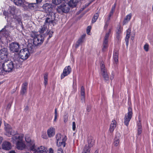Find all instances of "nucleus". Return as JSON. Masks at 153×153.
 Segmentation results:
<instances>
[{
  "mask_svg": "<svg viewBox=\"0 0 153 153\" xmlns=\"http://www.w3.org/2000/svg\"><path fill=\"white\" fill-rule=\"evenodd\" d=\"M24 136L23 134H17L12 138V141L13 143H16V148L19 150H22L26 147L23 141Z\"/></svg>",
  "mask_w": 153,
  "mask_h": 153,
  "instance_id": "f257e3e1",
  "label": "nucleus"
},
{
  "mask_svg": "<svg viewBox=\"0 0 153 153\" xmlns=\"http://www.w3.org/2000/svg\"><path fill=\"white\" fill-rule=\"evenodd\" d=\"M30 35L33 39V44L35 45L41 44L44 41V38L42 35L38 34L37 32L35 31H32Z\"/></svg>",
  "mask_w": 153,
  "mask_h": 153,
  "instance_id": "f03ea898",
  "label": "nucleus"
},
{
  "mask_svg": "<svg viewBox=\"0 0 153 153\" xmlns=\"http://www.w3.org/2000/svg\"><path fill=\"white\" fill-rule=\"evenodd\" d=\"M112 28H110L108 30H106L105 32L102 44L103 48L102 50L103 51H105L108 48V42L112 35Z\"/></svg>",
  "mask_w": 153,
  "mask_h": 153,
  "instance_id": "7ed1b4c3",
  "label": "nucleus"
},
{
  "mask_svg": "<svg viewBox=\"0 0 153 153\" xmlns=\"http://www.w3.org/2000/svg\"><path fill=\"white\" fill-rule=\"evenodd\" d=\"M56 144L58 146H62L64 147L65 146V141L67 140V137L58 133L57 134L56 137Z\"/></svg>",
  "mask_w": 153,
  "mask_h": 153,
  "instance_id": "20e7f679",
  "label": "nucleus"
},
{
  "mask_svg": "<svg viewBox=\"0 0 153 153\" xmlns=\"http://www.w3.org/2000/svg\"><path fill=\"white\" fill-rule=\"evenodd\" d=\"M3 71L7 72H10L13 70L14 67L13 62L11 61H6L4 62L2 64Z\"/></svg>",
  "mask_w": 153,
  "mask_h": 153,
  "instance_id": "39448f33",
  "label": "nucleus"
},
{
  "mask_svg": "<svg viewBox=\"0 0 153 153\" xmlns=\"http://www.w3.org/2000/svg\"><path fill=\"white\" fill-rule=\"evenodd\" d=\"M4 130L5 131V134L8 137H11L12 136H15L16 134V131L13 130L9 124L4 122Z\"/></svg>",
  "mask_w": 153,
  "mask_h": 153,
  "instance_id": "423d86ee",
  "label": "nucleus"
},
{
  "mask_svg": "<svg viewBox=\"0 0 153 153\" xmlns=\"http://www.w3.org/2000/svg\"><path fill=\"white\" fill-rule=\"evenodd\" d=\"M69 5L68 3H64L62 4L61 5L58 6L57 10L59 13H68L70 9Z\"/></svg>",
  "mask_w": 153,
  "mask_h": 153,
  "instance_id": "0eeeda50",
  "label": "nucleus"
},
{
  "mask_svg": "<svg viewBox=\"0 0 153 153\" xmlns=\"http://www.w3.org/2000/svg\"><path fill=\"white\" fill-rule=\"evenodd\" d=\"M128 112L126 114L124 118V123L126 126H128L129 124V123L130 121L132 116V108L130 107L128 108Z\"/></svg>",
  "mask_w": 153,
  "mask_h": 153,
  "instance_id": "6e6552de",
  "label": "nucleus"
},
{
  "mask_svg": "<svg viewBox=\"0 0 153 153\" xmlns=\"http://www.w3.org/2000/svg\"><path fill=\"white\" fill-rule=\"evenodd\" d=\"M19 55L22 59L26 60L29 57L30 53L28 49L25 48L20 51Z\"/></svg>",
  "mask_w": 153,
  "mask_h": 153,
  "instance_id": "1a4fd4ad",
  "label": "nucleus"
},
{
  "mask_svg": "<svg viewBox=\"0 0 153 153\" xmlns=\"http://www.w3.org/2000/svg\"><path fill=\"white\" fill-rule=\"evenodd\" d=\"M8 55V52L7 48H4L0 50V59L4 60V62L7 60Z\"/></svg>",
  "mask_w": 153,
  "mask_h": 153,
  "instance_id": "9d476101",
  "label": "nucleus"
},
{
  "mask_svg": "<svg viewBox=\"0 0 153 153\" xmlns=\"http://www.w3.org/2000/svg\"><path fill=\"white\" fill-rule=\"evenodd\" d=\"M19 48V45L17 42H12L9 45L10 50L13 52H18Z\"/></svg>",
  "mask_w": 153,
  "mask_h": 153,
  "instance_id": "9b49d317",
  "label": "nucleus"
},
{
  "mask_svg": "<svg viewBox=\"0 0 153 153\" xmlns=\"http://www.w3.org/2000/svg\"><path fill=\"white\" fill-rule=\"evenodd\" d=\"M42 8L45 12L49 14L54 13L52 4L50 3H46L42 6Z\"/></svg>",
  "mask_w": 153,
  "mask_h": 153,
  "instance_id": "f8f14e48",
  "label": "nucleus"
},
{
  "mask_svg": "<svg viewBox=\"0 0 153 153\" xmlns=\"http://www.w3.org/2000/svg\"><path fill=\"white\" fill-rule=\"evenodd\" d=\"M12 28L11 26L7 25L5 26L4 28L3 29L0 31V35H3L6 38H7L10 35L8 33L9 30H10L11 28Z\"/></svg>",
  "mask_w": 153,
  "mask_h": 153,
  "instance_id": "ddd939ff",
  "label": "nucleus"
},
{
  "mask_svg": "<svg viewBox=\"0 0 153 153\" xmlns=\"http://www.w3.org/2000/svg\"><path fill=\"white\" fill-rule=\"evenodd\" d=\"M55 18V14L54 13H51L49 14L48 17L46 19L45 24L47 25V24H53Z\"/></svg>",
  "mask_w": 153,
  "mask_h": 153,
  "instance_id": "4468645a",
  "label": "nucleus"
},
{
  "mask_svg": "<svg viewBox=\"0 0 153 153\" xmlns=\"http://www.w3.org/2000/svg\"><path fill=\"white\" fill-rule=\"evenodd\" d=\"M26 142L28 143L27 145L30 147L31 150H33L34 149L35 143L33 141L31 140L30 136L26 135L25 137Z\"/></svg>",
  "mask_w": 153,
  "mask_h": 153,
  "instance_id": "2eb2a0df",
  "label": "nucleus"
},
{
  "mask_svg": "<svg viewBox=\"0 0 153 153\" xmlns=\"http://www.w3.org/2000/svg\"><path fill=\"white\" fill-rule=\"evenodd\" d=\"M14 4L19 6H22L25 9L27 8V2L24 0H14Z\"/></svg>",
  "mask_w": 153,
  "mask_h": 153,
  "instance_id": "dca6fc26",
  "label": "nucleus"
},
{
  "mask_svg": "<svg viewBox=\"0 0 153 153\" xmlns=\"http://www.w3.org/2000/svg\"><path fill=\"white\" fill-rule=\"evenodd\" d=\"M71 71V69L69 66L66 67L64 69L62 74L61 75V79H62L65 76L69 74Z\"/></svg>",
  "mask_w": 153,
  "mask_h": 153,
  "instance_id": "f3484780",
  "label": "nucleus"
},
{
  "mask_svg": "<svg viewBox=\"0 0 153 153\" xmlns=\"http://www.w3.org/2000/svg\"><path fill=\"white\" fill-rule=\"evenodd\" d=\"M2 148L4 150L8 151L12 148V145L9 142L4 141L2 144Z\"/></svg>",
  "mask_w": 153,
  "mask_h": 153,
  "instance_id": "a211bd4d",
  "label": "nucleus"
},
{
  "mask_svg": "<svg viewBox=\"0 0 153 153\" xmlns=\"http://www.w3.org/2000/svg\"><path fill=\"white\" fill-rule=\"evenodd\" d=\"M121 135L120 133L117 132L114 140L113 145L115 146H118L120 144V138Z\"/></svg>",
  "mask_w": 153,
  "mask_h": 153,
  "instance_id": "6ab92c4d",
  "label": "nucleus"
},
{
  "mask_svg": "<svg viewBox=\"0 0 153 153\" xmlns=\"http://www.w3.org/2000/svg\"><path fill=\"white\" fill-rule=\"evenodd\" d=\"M47 150V147L44 146H41L38 147L37 149H36L34 148V149H33V150L32 151H33L35 153L37 152L40 153H43L45 152V153H47L46 152Z\"/></svg>",
  "mask_w": 153,
  "mask_h": 153,
  "instance_id": "aec40b11",
  "label": "nucleus"
},
{
  "mask_svg": "<svg viewBox=\"0 0 153 153\" xmlns=\"http://www.w3.org/2000/svg\"><path fill=\"white\" fill-rule=\"evenodd\" d=\"M55 133V129L53 127H51L47 131V134L49 137H51L54 136Z\"/></svg>",
  "mask_w": 153,
  "mask_h": 153,
  "instance_id": "412c9836",
  "label": "nucleus"
},
{
  "mask_svg": "<svg viewBox=\"0 0 153 153\" xmlns=\"http://www.w3.org/2000/svg\"><path fill=\"white\" fill-rule=\"evenodd\" d=\"M27 7L28 6V8L31 10L36 9L38 7V4L36 3H29L27 2Z\"/></svg>",
  "mask_w": 153,
  "mask_h": 153,
  "instance_id": "4be33fe9",
  "label": "nucleus"
},
{
  "mask_svg": "<svg viewBox=\"0 0 153 153\" xmlns=\"http://www.w3.org/2000/svg\"><path fill=\"white\" fill-rule=\"evenodd\" d=\"M79 1V0H70L68 3L70 7L71 8L75 7Z\"/></svg>",
  "mask_w": 153,
  "mask_h": 153,
  "instance_id": "5701e85b",
  "label": "nucleus"
},
{
  "mask_svg": "<svg viewBox=\"0 0 153 153\" xmlns=\"http://www.w3.org/2000/svg\"><path fill=\"white\" fill-rule=\"evenodd\" d=\"M116 122L114 120H112L109 128L110 132L112 133L113 132L114 129L116 128Z\"/></svg>",
  "mask_w": 153,
  "mask_h": 153,
  "instance_id": "b1692460",
  "label": "nucleus"
},
{
  "mask_svg": "<svg viewBox=\"0 0 153 153\" xmlns=\"http://www.w3.org/2000/svg\"><path fill=\"white\" fill-rule=\"evenodd\" d=\"M94 140L91 137H89L88 139V144H87L85 146H87L90 149L94 145Z\"/></svg>",
  "mask_w": 153,
  "mask_h": 153,
  "instance_id": "393cba45",
  "label": "nucleus"
},
{
  "mask_svg": "<svg viewBox=\"0 0 153 153\" xmlns=\"http://www.w3.org/2000/svg\"><path fill=\"white\" fill-rule=\"evenodd\" d=\"M27 85V83L26 82H25L22 85L21 91V94H22L23 95L26 93Z\"/></svg>",
  "mask_w": 153,
  "mask_h": 153,
  "instance_id": "a878e982",
  "label": "nucleus"
},
{
  "mask_svg": "<svg viewBox=\"0 0 153 153\" xmlns=\"http://www.w3.org/2000/svg\"><path fill=\"white\" fill-rule=\"evenodd\" d=\"M101 74L105 81H107L109 80V76L106 70L101 72Z\"/></svg>",
  "mask_w": 153,
  "mask_h": 153,
  "instance_id": "bb28decb",
  "label": "nucleus"
},
{
  "mask_svg": "<svg viewBox=\"0 0 153 153\" xmlns=\"http://www.w3.org/2000/svg\"><path fill=\"white\" fill-rule=\"evenodd\" d=\"M118 53L117 51H114L113 53V59L114 63L117 64L118 62Z\"/></svg>",
  "mask_w": 153,
  "mask_h": 153,
  "instance_id": "cd10ccee",
  "label": "nucleus"
},
{
  "mask_svg": "<svg viewBox=\"0 0 153 153\" xmlns=\"http://www.w3.org/2000/svg\"><path fill=\"white\" fill-rule=\"evenodd\" d=\"M131 14L130 13L126 16L123 23V25H125L128 22L131 18Z\"/></svg>",
  "mask_w": 153,
  "mask_h": 153,
  "instance_id": "c85d7f7f",
  "label": "nucleus"
},
{
  "mask_svg": "<svg viewBox=\"0 0 153 153\" xmlns=\"http://www.w3.org/2000/svg\"><path fill=\"white\" fill-rule=\"evenodd\" d=\"M127 33L125 39V41L126 46H128V39L130 38V31L128 29L126 31Z\"/></svg>",
  "mask_w": 153,
  "mask_h": 153,
  "instance_id": "c756f323",
  "label": "nucleus"
},
{
  "mask_svg": "<svg viewBox=\"0 0 153 153\" xmlns=\"http://www.w3.org/2000/svg\"><path fill=\"white\" fill-rule=\"evenodd\" d=\"M137 134L139 135L141 134L142 131V128L141 123L140 122H138L137 124Z\"/></svg>",
  "mask_w": 153,
  "mask_h": 153,
  "instance_id": "7c9ffc66",
  "label": "nucleus"
},
{
  "mask_svg": "<svg viewBox=\"0 0 153 153\" xmlns=\"http://www.w3.org/2000/svg\"><path fill=\"white\" fill-rule=\"evenodd\" d=\"M91 149L87 146H85L83 148L82 153H90Z\"/></svg>",
  "mask_w": 153,
  "mask_h": 153,
  "instance_id": "2f4dec72",
  "label": "nucleus"
},
{
  "mask_svg": "<svg viewBox=\"0 0 153 153\" xmlns=\"http://www.w3.org/2000/svg\"><path fill=\"white\" fill-rule=\"evenodd\" d=\"M47 29V25L44 24L40 28V30H39V33H42L44 32Z\"/></svg>",
  "mask_w": 153,
  "mask_h": 153,
  "instance_id": "473e14b6",
  "label": "nucleus"
},
{
  "mask_svg": "<svg viewBox=\"0 0 153 153\" xmlns=\"http://www.w3.org/2000/svg\"><path fill=\"white\" fill-rule=\"evenodd\" d=\"M9 12L11 16H13L15 14L16 8L14 7H10L9 9Z\"/></svg>",
  "mask_w": 153,
  "mask_h": 153,
  "instance_id": "72a5a7b5",
  "label": "nucleus"
},
{
  "mask_svg": "<svg viewBox=\"0 0 153 153\" xmlns=\"http://www.w3.org/2000/svg\"><path fill=\"white\" fill-rule=\"evenodd\" d=\"M48 74L47 73H45L44 75V84L45 86H46L48 83Z\"/></svg>",
  "mask_w": 153,
  "mask_h": 153,
  "instance_id": "f704fd0d",
  "label": "nucleus"
},
{
  "mask_svg": "<svg viewBox=\"0 0 153 153\" xmlns=\"http://www.w3.org/2000/svg\"><path fill=\"white\" fill-rule=\"evenodd\" d=\"M81 95L82 96V99H84L85 97V90L84 87L83 86H82L81 88Z\"/></svg>",
  "mask_w": 153,
  "mask_h": 153,
  "instance_id": "c9c22d12",
  "label": "nucleus"
},
{
  "mask_svg": "<svg viewBox=\"0 0 153 153\" xmlns=\"http://www.w3.org/2000/svg\"><path fill=\"white\" fill-rule=\"evenodd\" d=\"M98 16L99 15L98 13H96L94 14L92 20V23H94L97 21L98 17Z\"/></svg>",
  "mask_w": 153,
  "mask_h": 153,
  "instance_id": "e433bc0d",
  "label": "nucleus"
},
{
  "mask_svg": "<svg viewBox=\"0 0 153 153\" xmlns=\"http://www.w3.org/2000/svg\"><path fill=\"white\" fill-rule=\"evenodd\" d=\"M53 3L56 5H58L61 3V0H52Z\"/></svg>",
  "mask_w": 153,
  "mask_h": 153,
  "instance_id": "4c0bfd02",
  "label": "nucleus"
},
{
  "mask_svg": "<svg viewBox=\"0 0 153 153\" xmlns=\"http://www.w3.org/2000/svg\"><path fill=\"white\" fill-rule=\"evenodd\" d=\"M100 66L101 72H102L106 70V69H105V65L103 64V62H102L101 63Z\"/></svg>",
  "mask_w": 153,
  "mask_h": 153,
  "instance_id": "58836bf2",
  "label": "nucleus"
},
{
  "mask_svg": "<svg viewBox=\"0 0 153 153\" xmlns=\"http://www.w3.org/2000/svg\"><path fill=\"white\" fill-rule=\"evenodd\" d=\"M143 48L145 51H148L149 50V45L148 44L146 43L144 46Z\"/></svg>",
  "mask_w": 153,
  "mask_h": 153,
  "instance_id": "ea45409f",
  "label": "nucleus"
},
{
  "mask_svg": "<svg viewBox=\"0 0 153 153\" xmlns=\"http://www.w3.org/2000/svg\"><path fill=\"white\" fill-rule=\"evenodd\" d=\"M121 33V31L120 30V28H119L118 29L117 31V37L118 39H119L120 38V34Z\"/></svg>",
  "mask_w": 153,
  "mask_h": 153,
  "instance_id": "a19ab883",
  "label": "nucleus"
},
{
  "mask_svg": "<svg viewBox=\"0 0 153 153\" xmlns=\"http://www.w3.org/2000/svg\"><path fill=\"white\" fill-rule=\"evenodd\" d=\"M3 14L6 17H7V18L9 17H11V16L10 13H9L8 12H6V11H4V12Z\"/></svg>",
  "mask_w": 153,
  "mask_h": 153,
  "instance_id": "79ce46f5",
  "label": "nucleus"
},
{
  "mask_svg": "<svg viewBox=\"0 0 153 153\" xmlns=\"http://www.w3.org/2000/svg\"><path fill=\"white\" fill-rule=\"evenodd\" d=\"M64 122L66 123L68 121V115L67 114H65L64 117L63 119Z\"/></svg>",
  "mask_w": 153,
  "mask_h": 153,
  "instance_id": "37998d69",
  "label": "nucleus"
},
{
  "mask_svg": "<svg viewBox=\"0 0 153 153\" xmlns=\"http://www.w3.org/2000/svg\"><path fill=\"white\" fill-rule=\"evenodd\" d=\"M91 28V27L90 26H88L87 28V34L90 35L89 33Z\"/></svg>",
  "mask_w": 153,
  "mask_h": 153,
  "instance_id": "c03bdc74",
  "label": "nucleus"
},
{
  "mask_svg": "<svg viewBox=\"0 0 153 153\" xmlns=\"http://www.w3.org/2000/svg\"><path fill=\"white\" fill-rule=\"evenodd\" d=\"M57 153H64L63 149L60 148H59L58 149L57 151Z\"/></svg>",
  "mask_w": 153,
  "mask_h": 153,
  "instance_id": "a18cd8bd",
  "label": "nucleus"
},
{
  "mask_svg": "<svg viewBox=\"0 0 153 153\" xmlns=\"http://www.w3.org/2000/svg\"><path fill=\"white\" fill-rule=\"evenodd\" d=\"M76 129V123L75 122H73L72 123V129L73 131H74Z\"/></svg>",
  "mask_w": 153,
  "mask_h": 153,
  "instance_id": "49530a36",
  "label": "nucleus"
},
{
  "mask_svg": "<svg viewBox=\"0 0 153 153\" xmlns=\"http://www.w3.org/2000/svg\"><path fill=\"white\" fill-rule=\"evenodd\" d=\"M84 41V39H82L80 38L77 41V43H79V44H81Z\"/></svg>",
  "mask_w": 153,
  "mask_h": 153,
  "instance_id": "de8ad7c7",
  "label": "nucleus"
},
{
  "mask_svg": "<svg viewBox=\"0 0 153 153\" xmlns=\"http://www.w3.org/2000/svg\"><path fill=\"white\" fill-rule=\"evenodd\" d=\"M108 24L107 22L105 23L104 27V30H106L108 26Z\"/></svg>",
  "mask_w": 153,
  "mask_h": 153,
  "instance_id": "09e8293b",
  "label": "nucleus"
},
{
  "mask_svg": "<svg viewBox=\"0 0 153 153\" xmlns=\"http://www.w3.org/2000/svg\"><path fill=\"white\" fill-rule=\"evenodd\" d=\"M11 106V103H9V104H8L7 106L6 109H9L10 108Z\"/></svg>",
  "mask_w": 153,
  "mask_h": 153,
  "instance_id": "8fccbe9b",
  "label": "nucleus"
},
{
  "mask_svg": "<svg viewBox=\"0 0 153 153\" xmlns=\"http://www.w3.org/2000/svg\"><path fill=\"white\" fill-rule=\"evenodd\" d=\"M53 33V32L52 31H50L49 32V38H51L52 36V34Z\"/></svg>",
  "mask_w": 153,
  "mask_h": 153,
  "instance_id": "3c124183",
  "label": "nucleus"
},
{
  "mask_svg": "<svg viewBox=\"0 0 153 153\" xmlns=\"http://www.w3.org/2000/svg\"><path fill=\"white\" fill-rule=\"evenodd\" d=\"M42 1V0H36V3L37 4L40 3Z\"/></svg>",
  "mask_w": 153,
  "mask_h": 153,
  "instance_id": "603ef678",
  "label": "nucleus"
},
{
  "mask_svg": "<svg viewBox=\"0 0 153 153\" xmlns=\"http://www.w3.org/2000/svg\"><path fill=\"white\" fill-rule=\"evenodd\" d=\"M57 115H55L54 116V118L53 120V121L54 122H56L57 118Z\"/></svg>",
  "mask_w": 153,
  "mask_h": 153,
  "instance_id": "864d4df0",
  "label": "nucleus"
},
{
  "mask_svg": "<svg viewBox=\"0 0 153 153\" xmlns=\"http://www.w3.org/2000/svg\"><path fill=\"white\" fill-rule=\"evenodd\" d=\"M3 140V138L2 137L0 136V144L1 143Z\"/></svg>",
  "mask_w": 153,
  "mask_h": 153,
  "instance_id": "5fc2aeb1",
  "label": "nucleus"
},
{
  "mask_svg": "<svg viewBox=\"0 0 153 153\" xmlns=\"http://www.w3.org/2000/svg\"><path fill=\"white\" fill-rule=\"evenodd\" d=\"M85 34H84L81 36V37L80 38L82 39H83L85 37Z\"/></svg>",
  "mask_w": 153,
  "mask_h": 153,
  "instance_id": "6e6d98bb",
  "label": "nucleus"
},
{
  "mask_svg": "<svg viewBox=\"0 0 153 153\" xmlns=\"http://www.w3.org/2000/svg\"><path fill=\"white\" fill-rule=\"evenodd\" d=\"M55 115H57V109L56 108L55 110Z\"/></svg>",
  "mask_w": 153,
  "mask_h": 153,
  "instance_id": "4d7b16f0",
  "label": "nucleus"
},
{
  "mask_svg": "<svg viewBox=\"0 0 153 153\" xmlns=\"http://www.w3.org/2000/svg\"><path fill=\"white\" fill-rule=\"evenodd\" d=\"M80 44H79V43H77H77L76 44V48H78Z\"/></svg>",
  "mask_w": 153,
  "mask_h": 153,
  "instance_id": "13d9d810",
  "label": "nucleus"
},
{
  "mask_svg": "<svg viewBox=\"0 0 153 153\" xmlns=\"http://www.w3.org/2000/svg\"><path fill=\"white\" fill-rule=\"evenodd\" d=\"M9 153H16V152L14 150H11L9 152Z\"/></svg>",
  "mask_w": 153,
  "mask_h": 153,
  "instance_id": "bf43d9fd",
  "label": "nucleus"
},
{
  "mask_svg": "<svg viewBox=\"0 0 153 153\" xmlns=\"http://www.w3.org/2000/svg\"><path fill=\"white\" fill-rule=\"evenodd\" d=\"M115 7V4H114V7H113L111 9V10H113L114 11Z\"/></svg>",
  "mask_w": 153,
  "mask_h": 153,
  "instance_id": "052dcab7",
  "label": "nucleus"
},
{
  "mask_svg": "<svg viewBox=\"0 0 153 153\" xmlns=\"http://www.w3.org/2000/svg\"><path fill=\"white\" fill-rule=\"evenodd\" d=\"M110 19H111V17L109 16H108V18H107V22L108 21L110 20Z\"/></svg>",
  "mask_w": 153,
  "mask_h": 153,
  "instance_id": "680f3d73",
  "label": "nucleus"
},
{
  "mask_svg": "<svg viewBox=\"0 0 153 153\" xmlns=\"http://www.w3.org/2000/svg\"><path fill=\"white\" fill-rule=\"evenodd\" d=\"M2 69H0V74H1V73H3V72H2Z\"/></svg>",
  "mask_w": 153,
  "mask_h": 153,
  "instance_id": "e2e57ef3",
  "label": "nucleus"
},
{
  "mask_svg": "<svg viewBox=\"0 0 153 153\" xmlns=\"http://www.w3.org/2000/svg\"><path fill=\"white\" fill-rule=\"evenodd\" d=\"M112 15H113V14H111V13H109L108 16H109L111 17V16Z\"/></svg>",
  "mask_w": 153,
  "mask_h": 153,
  "instance_id": "0e129e2a",
  "label": "nucleus"
},
{
  "mask_svg": "<svg viewBox=\"0 0 153 153\" xmlns=\"http://www.w3.org/2000/svg\"><path fill=\"white\" fill-rule=\"evenodd\" d=\"M114 12V11L113 10H111L110 12V13H111V14H113Z\"/></svg>",
  "mask_w": 153,
  "mask_h": 153,
  "instance_id": "69168bd1",
  "label": "nucleus"
},
{
  "mask_svg": "<svg viewBox=\"0 0 153 153\" xmlns=\"http://www.w3.org/2000/svg\"><path fill=\"white\" fill-rule=\"evenodd\" d=\"M114 78V76L113 75L111 77V79L112 80Z\"/></svg>",
  "mask_w": 153,
  "mask_h": 153,
  "instance_id": "338daca9",
  "label": "nucleus"
},
{
  "mask_svg": "<svg viewBox=\"0 0 153 153\" xmlns=\"http://www.w3.org/2000/svg\"><path fill=\"white\" fill-rule=\"evenodd\" d=\"M87 111H89L90 110V109H89H89H87Z\"/></svg>",
  "mask_w": 153,
  "mask_h": 153,
  "instance_id": "774afa93",
  "label": "nucleus"
}]
</instances>
